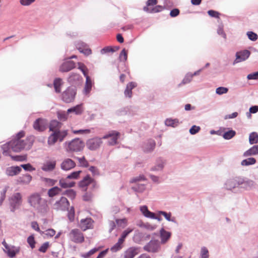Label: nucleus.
Masks as SVG:
<instances>
[{
	"instance_id": "aec40b11",
	"label": "nucleus",
	"mask_w": 258,
	"mask_h": 258,
	"mask_svg": "<svg viewBox=\"0 0 258 258\" xmlns=\"http://www.w3.org/2000/svg\"><path fill=\"white\" fill-rule=\"evenodd\" d=\"M93 221L91 218L83 219L80 221L79 225L80 227L83 230L85 231L88 229H91L93 227Z\"/></svg>"
},
{
	"instance_id": "f8f14e48",
	"label": "nucleus",
	"mask_w": 258,
	"mask_h": 258,
	"mask_svg": "<svg viewBox=\"0 0 258 258\" xmlns=\"http://www.w3.org/2000/svg\"><path fill=\"white\" fill-rule=\"evenodd\" d=\"M144 249L149 252H157L160 249L159 242L157 240H151L144 246Z\"/></svg>"
},
{
	"instance_id": "f3484780",
	"label": "nucleus",
	"mask_w": 258,
	"mask_h": 258,
	"mask_svg": "<svg viewBox=\"0 0 258 258\" xmlns=\"http://www.w3.org/2000/svg\"><path fill=\"white\" fill-rule=\"evenodd\" d=\"M205 68H203L199 70L196 71L194 73L191 74L190 73H187L181 82L178 84V87H180L183 85H185L188 83H189L191 80L192 78L195 76H198L200 75V73L204 70Z\"/></svg>"
},
{
	"instance_id": "5701e85b",
	"label": "nucleus",
	"mask_w": 258,
	"mask_h": 258,
	"mask_svg": "<svg viewBox=\"0 0 258 258\" xmlns=\"http://www.w3.org/2000/svg\"><path fill=\"white\" fill-rule=\"evenodd\" d=\"M137 84L134 82L128 83L126 86V88L124 92V94L125 97L131 98L132 97V90L136 88Z\"/></svg>"
},
{
	"instance_id": "6ab92c4d",
	"label": "nucleus",
	"mask_w": 258,
	"mask_h": 258,
	"mask_svg": "<svg viewBox=\"0 0 258 258\" xmlns=\"http://www.w3.org/2000/svg\"><path fill=\"white\" fill-rule=\"evenodd\" d=\"M250 52L247 50H243L237 52L236 53L235 63H238L246 60L249 56Z\"/></svg>"
},
{
	"instance_id": "6e6552de",
	"label": "nucleus",
	"mask_w": 258,
	"mask_h": 258,
	"mask_svg": "<svg viewBox=\"0 0 258 258\" xmlns=\"http://www.w3.org/2000/svg\"><path fill=\"white\" fill-rule=\"evenodd\" d=\"M84 143L79 138L73 140L68 143V150L72 152H79L83 150Z\"/></svg>"
},
{
	"instance_id": "f704fd0d",
	"label": "nucleus",
	"mask_w": 258,
	"mask_h": 258,
	"mask_svg": "<svg viewBox=\"0 0 258 258\" xmlns=\"http://www.w3.org/2000/svg\"><path fill=\"white\" fill-rule=\"evenodd\" d=\"M158 214L160 215H163L168 221L174 223L176 222L175 218L174 217L171 218V213L170 212L167 213L164 211H160L158 212Z\"/></svg>"
},
{
	"instance_id": "6e6d98bb",
	"label": "nucleus",
	"mask_w": 258,
	"mask_h": 258,
	"mask_svg": "<svg viewBox=\"0 0 258 258\" xmlns=\"http://www.w3.org/2000/svg\"><path fill=\"white\" fill-rule=\"evenodd\" d=\"M20 167H21V168L22 167L26 171H32L35 170V168L30 163L22 164Z\"/></svg>"
},
{
	"instance_id": "bf43d9fd",
	"label": "nucleus",
	"mask_w": 258,
	"mask_h": 258,
	"mask_svg": "<svg viewBox=\"0 0 258 258\" xmlns=\"http://www.w3.org/2000/svg\"><path fill=\"white\" fill-rule=\"evenodd\" d=\"M27 242L30 245V247L33 249L35 247V241L34 237L33 235L29 236L27 238Z\"/></svg>"
},
{
	"instance_id": "ea45409f",
	"label": "nucleus",
	"mask_w": 258,
	"mask_h": 258,
	"mask_svg": "<svg viewBox=\"0 0 258 258\" xmlns=\"http://www.w3.org/2000/svg\"><path fill=\"white\" fill-rule=\"evenodd\" d=\"M249 142L250 144H254L258 143V134L256 132H252L249 136Z\"/></svg>"
},
{
	"instance_id": "393cba45",
	"label": "nucleus",
	"mask_w": 258,
	"mask_h": 258,
	"mask_svg": "<svg viewBox=\"0 0 258 258\" xmlns=\"http://www.w3.org/2000/svg\"><path fill=\"white\" fill-rule=\"evenodd\" d=\"M238 177H236L233 179H229L227 180L225 183V187L229 190L239 186V183H238Z\"/></svg>"
},
{
	"instance_id": "20e7f679",
	"label": "nucleus",
	"mask_w": 258,
	"mask_h": 258,
	"mask_svg": "<svg viewBox=\"0 0 258 258\" xmlns=\"http://www.w3.org/2000/svg\"><path fill=\"white\" fill-rule=\"evenodd\" d=\"M9 201L11 207V211L14 212L21 205L22 200L21 194L19 192L14 194L10 198Z\"/></svg>"
},
{
	"instance_id": "4d7b16f0",
	"label": "nucleus",
	"mask_w": 258,
	"mask_h": 258,
	"mask_svg": "<svg viewBox=\"0 0 258 258\" xmlns=\"http://www.w3.org/2000/svg\"><path fill=\"white\" fill-rule=\"evenodd\" d=\"M64 194L67 195L71 199H74L76 195V192L73 189L67 190Z\"/></svg>"
},
{
	"instance_id": "a19ab883",
	"label": "nucleus",
	"mask_w": 258,
	"mask_h": 258,
	"mask_svg": "<svg viewBox=\"0 0 258 258\" xmlns=\"http://www.w3.org/2000/svg\"><path fill=\"white\" fill-rule=\"evenodd\" d=\"M140 211L144 215V216L147 218L152 217L151 216L153 215V213L149 211L146 206H143L140 207Z\"/></svg>"
},
{
	"instance_id": "f257e3e1",
	"label": "nucleus",
	"mask_w": 258,
	"mask_h": 258,
	"mask_svg": "<svg viewBox=\"0 0 258 258\" xmlns=\"http://www.w3.org/2000/svg\"><path fill=\"white\" fill-rule=\"evenodd\" d=\"M25 136L23 131L19 132L16 137L10 142L2 146L3 154L10 155V151L20 152L22 150H28L32 147L34 142V137L29 136L23 139Z\"/></svg>"
},
{
	"instance_id": "ddd939ff",
	"label": "nucleus",
	"mask_w": 258,
	"mask_h": 258,
	"mask_svg": "<svg viewBox=\"0 0 258 258\" xmlns=\"http://www.w3.org/2000/svg\"><path fill=\"white\" fill-rule=\"evenodd\" d=\"M238 183H239V186H240L241 188L247 190L252 189L255 187V182L247 178L238 177Z\"/></svg>"
},
{
	"instance_id": "e433bc0d",
	"label": "nucleus",
	"mask_w": 258,
	"mask_h": 258,
	"mask_svg": "<svg viewBox=\"0 0 258 258\" xmlns=\"http://www.w3.org/2000/svg\"><path fill=\"white\" fill-rule=\"evenodd\" d=\"M92 180V179L89 175H87L79 182V186L81 187H85L88 185Z\"/></svg>"
},
{
	"instance_id": "39448f33",
	"label": "nucleus",
	"mask_w": 258,
	"mask_h": 258,
	"mask_svg": "<svg viewBox=\"0 0 258 258\" xmlns=\"http://www.w3.org/2000/svg\"><path fill=\"white\" fill-rule=\"evenodd\" d=\"M120 136V133L116 131H110L102 137V139H108L107 144L109 146H114L117 144V140Z\"/></svg>"
},
{
	"instance_id": "a878e982",
	"label": "nucleus",
	"mask_w": 258,
	"mask_h": 258,
	"mask_svg": "<svg viewBox=\"0 0 258 258\" xmlns=\"http://www.w3.org/2000/svg\"><path fill=\"white\" fill-rule=\"evenodd\" d=\"M161 243H166L171 236V233L162 228L160 231Z\"/></svg>"
},
{
	"instance_id": "cd10ccee",
	"label": "nucleus",
	"mask_w": 258,
	"mask_h": 258,
	"mask_svg": "<svg viewBox=\"0 0 258 258\" xmlns=\"http://www.w3.org/2000/svg\"><path fill=\"white\" fill-rule=\"evenodd\" d=\"M164 9L163 7L161 6H155L153 8H148L144 7L143 10L144 11L149 13H155L162 11Z\"/></svg>"
},
{
	"instance_id": "c9c22d12",
	"label": "nucleus",
	"mask_w": 258,
	"mask_h": 258,
	"mask_svg": "<svg viewBox=\"0 0 258 258\" xmlns=\"http://www.w3.org/2000/svg\"><path fill=\"white\" fill-rule=\"evenodd\" d=\"M54 133L56 134V135L57 140L59 141L60 142H62L64 139V138L68 135V132L67 130H59L55 131Z\"/></svg>"
},
{
	"instance_id": "864d4df0",
	"label": "nucleus",
	"mask_w": 258,
	"mask_h": 258,
	"mask_svg": "<svg viewBox=\"0 0 258 258\" xmlns=\"http://www.w3.org/2000/svg\"><path fill=\"white\" fill-rule=\"evenodd\" d=\"M76 159L78 160L81 166L84 167H87L89 166V163L88 161L86 160L85 157H83L81 158L76 157Z\"/></svg>"
},
{
	"instance_id": "3c124183",
	"label": "nucleus",
	"mask_w": 258,
	"mask_h": 258,
	"mask_svg": "<svg viewBox=\"0 0 258 258\" xmlns=\"http://www.w3.org/2000/svg\"><path fill=\"white\" fill-rule=\"evenodd\" d=\"M132 188L135 191L142 192L145 189V185L143 184H137L133 186Z\"/></svg>"
},
{
	"instance_id": "7ed1b4c3",
	"label": "nucleus",
	"mask_w": 258,
	"mask_h": 258,
	"mask_svg": "<svg viewBox=\"0 0 258 258\" xmlns=\"http://www.w3.org/2000/svg\"><path fill=\"white\" fill-rule=\"evenodd\" d=\"M76 93L77 90L75 87H69L62 93L61 100L67 103L72 102L74 100Z\"/></svg>"
},
{
	"instance_id": "58836bf2",
	"label": "nucleus",
	"mask_w": 258,
	"mask_h": 258,
	"mask_svg": "<svg viewBox=\"0 0 258 258\" xmlns=\"http://www.w3.org/2000/svg\"><path fill=\"white\" fill-rule=\"evenodd\" d=\"M61 191V189L60 188L57 186H54L49 189L47 194L49 197H53L58 195Z\"/></svg>"
},
{
	"instance_id": "49530a36",
	"label": "nucleus",
	"mask_w": 258,
	"mask_h": 258,
	"mask_svg": "<svg viewBox=\"0 0 258 258\" xmlns=\"http://www.w3.org/2000/svg\"><path fill=\"white\" fill-rule=\"evenodd\" d=\"M20 181L24 184H28L32 180V176L28 174L23 175L20 177Z\"/></svg>"
},
{
	"instance_id": "8fccbe9b",
	"label": "nucleus",
	"mask_w": 258,
	"mask_h": 258,
	"mask_svg": "<svg viewBox=\"0 0 258 258\" xmlns=\"http://www.w3.org/2000/svg\"><path fill=\"white\" fill-rule=\"evenodd\" d=\"M235 132L230 130L224 133L223 137L226 140H229L232 138L235 135Z\"/></svg>"
},
{
	"instance_id": "a18cd8bd",
	"label": "nucleus",
	"mask_w": 258,
	"mask_h": 258,
	"mask_svg": "<svg viewBox=\"0 0 258 258\" xmlns=\"http://www.w3.org/2000/svg\"><path fill=\"white\" fill-rule=\"evenodd\" d=\"M209 250L205 246L201 247L200 251V258H209Z\"/></svg>"
},
{
	"instance_id": "0e129e2a",
	"label": "nucleus",
	"mask_w": 258,
	"mask_h": 258,
	"mask_svg": "<svg viewBox=\"0 0 258 258\" xmlns=\"http://www.w3.org/2000/svg\"><path fill=\"white\" fill-rule=\"evenodd\" d=\"M208 14L210 16L216 18H219L220 15V14L218 12L214 10L208 11Z\"/></svg>"
},
{
	"instance_id": "1a4fd4ad",
	"label": "nucleus",
	"mask_w": 258,
	"mask_h": 258,
	"mask_svg": "<svg viewBox=\"0 0 258 258\" xmlns=\"http://www.w3.org/2000/svg\"><path fill=\"white\" fill-rule=\"evenodd\" d=\"M2 244L4 246V248H3L4 251L10 257L13 258L15 257L16 254L19 253L20 251V248L19 247L9 245L6 243L5 240L2 242Z\"/></svg>"
},
{
	"instance_id": "c03bdc74",
	"label": "nucleus",
	"mask_w": 258,
	"mask_h": 258,
	"mask_svg": "<svg viewBox=\"0 0 258 258\" xmlns=\"http://www.w3.org/2000/svg\"><path fill=\"white\" fill-rule=\"evenodd\" d=\"M120 61L121 62L125 63L127 59V51L125 49H123L120 53L119 56Z\"/></svg>"
},
{
	"instance_id": "2eb2a0df",
	"label": "nucleus",
	"mask_w": 258,
	"mask_h": 258,
	"mask_svg": "<svg viewBox=\"0 0 258 258\" xmlns=\"http://www.w3.org/2000/svg\"><path fill=\"white\" fill-rule=\"evenodd\" d=\"M166 161L165 159L162 158H158L155 162V165L152 166L150 170L155 172H161L163 171L165 165Z\"/></svg>"
},
{
	"instance_id": "5fc2aeb1",
	"label": "nucleus",
	"mask_w": 258,
	"mask_h": 258,
	"mask_svg": "<svg viewBox=\"0 0 258 258\" xmlns=\"http://www.w3.org/2000/svg\"><path fill=\"white\" fill-rule=\"evenodd\" d=\"M74 68V66H60L59 71L61 72H68Z\"/></svg>"
},
{
	"instance_id": "79ce46f5",
	"label": "nucleus",
	"mask_w": 258,
	"mask_h": 258,
	"mask_svg": "<svg viewBox=\"0 0 258 258\" xmlns=\"http://www.w3.org/2000/svg\"><path fill=\"white\" fill-rule=\"evenodd\" d=\"M56 134L53 132L48 138L47 144L49 146L53 145L58 141Z\"/></svg>"
},
{
	"instance_id": "37998d69",
	"label": "nucleus",
	"mask_w": 258,
	"mask_h": 258,
	"mask_svg": "<svg viewBox=\"0 0 258 258\" xmlns=\"http://www.w3.org/2000/svg\"><path fill=\"white\" fill-rule=\"evenodd\" d=\"M256 160L255 158L253 157H250L247 159L243 160L241 162V164L242 166H249L254 164Z\"/></svg>"
},
{
	"instance_id": "774afa93",
	"label": "nucleus",
	"mask_w": 258,
	"mask_h": 258,
	"mask_svg": "<svg viewBox=\"0 0 258 258\" xmlns=\"http://www.w3.org/2000/svg\"><path fill=\"white\" fill-rule=\"evenodd\" d=\"M43 181L45 182L47 184H48L50 186H52L55 184L56 182V180H54L50 178H43Z\"/></svg>"
},
{
	"instance_id": "338daca9",
	"label": "nucleus",
	"mask_w": 258,
	"mask_h": 258,
	"mask_svg": "<svg viewBox=\"0 0 258 258\" xmlns=\"http://www.w3.org/2000/svg\"><path fill=\"white\" fill-rule=\"evenodd\" d=\"M258 111V106H253L249 108V112L247 113L248 117L251 116V113H255Z\"/></svg>"
},
{
	"instance_id": "69168bd1",
	"label": "nucleus",
	"mask_w": 258,
	"mask_h": 258,
	"mask_svg": "<svg viewBox=\"0 0 258 258\" xmlns=\"http://www.w3.org/2000/svg\"><path fill=\"white\" fill-rule=\"evenodd\" d=\"M247 35L248 38L252 41H255L257 39V34L252 32H248Z\"/></svg>"
},
{
	"instance_id": "423d86ee",
	"label": "nucleus",
	"mask_w": 258,
	"mask_h": 258,
	"mask_svg": "<svg viewBox=\"0 0 258 258\" xmlns=\"http://www.w3.org/2000/svg\"><path fill=\"white\" fill-rule=\"evenodd\" d=\"M69 237L70 240L76 243H81L84 241V237L83 233L78 229H72Z\"/></svg>"
},
{
	"instance_id": "9b49d317",
	"label": "nucleus",
	"mask_w": 258,
	"mask_h": 258,
	"mask_svg": "<svg viewBox=\"0 0 258 258\" xmlns=\"http://www.w3.org/2000/svg\"><path fill=\"white\" fill-rule=\"evenodd\" d=\"M83 73L84 75L85 76L86 80L85 85L83 90V93L85 95L88 94L91 90L92 87V83L91 78L87 74L85 71V66H79V68Z\"/></svg>"
},
{
	"instance_id": "de8ad7c7",
	"label": "nucleus",
	"mask_w": 258,
	"mask_h": 258,
	"mask_svg": "<svg viewBox=\"0 0 258 258\" xmlns=\"http://www.w3.org/2000/svg\"><path fill=\"white\" fill-rule=\"evenodd\" d=\"M165 123L167 126H170L172 127L177 126L178 124V121L176 119H167L165 120Z\"/></svg>"
},
{
	"instance_id": "c85d7f7f",
	"label": "nucleus",
	"mask_w": 258,
	"mask_h": 258,
	"mask_svg": "<svg viewBox=\"0 0 258 258\" xmlns=\"http://www.w3.org/2000/svg\"><path fill=\"white\" fill-rule=\"evenodd\" d=\"M61 124H62L59 121L56 120H53L50 123L49 130L52 131V133L59 131L61 127Z\"/></svg>"
},
{
	"instance_id": "4c0bfd02",
	"label": "nucleus",
	"mask_w": 258,
	"mask_h": 258,
	"mask_svg": "<svg viewBox=\"0 0 258 258\" xmlns=\"http://www.w3.org/2000/svg\"><path fill=\"white\" fill-rule=\"evenodd\" d=\"M6 156H10L13 161L22 162L27 160V156L23 155H16L13 156L10 151V155H5Z\"/></svg>"
},
{
	"instance_id": "e2e57ef3",
	"label": "nucleus",
	"mask_w": 258,
	"mask_h": 258,
	"mask_svg": "<svg viewBox=\"0 0 258 258\" xmlns=\"http://www.w3.org/2000/svg\"><path fill=\"white\" fill-rule=\"evenodd\" d=\"M247 80H257L258 79V71L252 73H250L247 76Z\"/></svg>"
},
{
	"instance_id": "09e8293b",
	"label": "nucleus",
	"mask_w": 258,
	"mask_h": 258,
	"mask_svg": "<svg viewBox=\"0 0 258 258\" xmlns=\"http://www.w3.org/2000/svg\"><path fill=\"white\" fill-rule=\"evenodd\" d=\"M146 180V177L143 174H140L139 176L134 177L130 180V183H137L141 181H145Z\"/></svg>"
},
{
	"instance_id": "bb28decb",
	"label": "nucleus",
	"mask_w": 258,
	"mask_h": 258,
	"mask_svg": "<svg viewBox=\"0 0 258 258\" xmlns=\"http://www.w3.org/2000/svg\"><path fill=\"white\" fill-rule=\"evenodd\" d=\"M118 49L119 47L117 46H107L102 48L100 51V53L102 54H111L116 51Z\"/></svg>"
},
{
	"instance_id": "c756f323",
	"label": "nucleus",
	"mask_w": 258,
	"mask_h": 258,
	"mask_svg": "<svg viewBox=\"0 0 258 258\" xmlns=\"http://www.w3.org/2000/svg\"><path fill=\"white\" fill-rule=\"evenodd\" d=\"M138 254L137 249L135 247H130L124 253V258H134Z\"/></svg>"
},
{
	"instance_id": "473e14b6",
	"label": "nucleus",
	"mask_w": 258,
	"mask_h": 258,
	"mask_svg": "<svg viewBox=\"0 0 258 258\" xmlns=\"http://www.w3.org/2000/svg\"><path fill=\"white\" fill-rule=\"evenodd\" d=\"M83 111L82 104L77 105L76 106L69 108L67 112L68 113L74 112L76 114H81Z\"/></svg>"
},
{
	"instance_id": "052dcab7",
	"label": "nucleus",
	"mask_w": 258,
	"mask_h": 258,
	"mask_svg": "<svg viewBox=\"0 0 258 258\" xmlns=\"http://www.w3.org/2000/svg\"><path fill=\"white\" fill-rule=\"evenodd\" d=\"M81 171H75L68 175L67 178L68 179H77L79 177Z\"/></svg>"
},
{
	"instance_id": "680f3d73",
	"label": "nucleus",
	"mask_w": 258,
	"mask_h": 258,
	"mask_svg": "<svg viewBox=\"0 0 258 258\" xmlns=\"http://www.w3.org/2000/svg\"><path fill=\"white\" fill-rule=\"evenodd\" d=\"M200 130L201 128L200 126L194 125L190 128L189 133L191 135H195L198 133Z\"/></svg>"
},
{
	"instance_id": "412c9836",
	"label": "nucleus",
	"mask_w": 258,
	"mask_h": 258,
	"mask_svg": "<svg viewBox=\"0 0 258 258\" xmlns=\"http://www.w3.org/2000/svg\"><path fill=\"white\" fill-rule=\"evenodd\" d=\"M56 162L55 160L47 161L43 163L41 167V169L45 172H50L53 171L56 166Z\"/></svg>"
},
{
	"instance_id": "2f4dec72",
	"label": "nucleus",
	"mask_w": 258,
	"mask_h": 258,
	"mask_svg": "<svg viewBox=\"0 0 258 258\" xmlns=\"http://www.w3.org/2000/svg\"><path fill=\"white\" fill-rule=\"evenodd\" d=\"M68 178H61L59 180V183L62 188H66L74 186L75 183L74 182H67Z\"/></svg>"
},
{
	"instance_id": "a211bd4d",
	"label": "nucleus",
	"mask_w": 258,
	"mask_h": 258,
	"mask_svg": "<svg viewBox=\"0 0 258 258\" xmlns=\"http://www.w3.org/2000/svg\"><path fill=\"white\" fill-rule=\"evenodd\" d=\"M76 166L75 162L70 158L64 159L60 164V168L62 170H70Z\"/></svg>"
},
{
	"instance_id": "dca6fc26",
	"label": "nucleus",
	"mask_w": 258,
	"mask_h": 258,
	"mask_svg": "<svg viewBox=\"0 0 258 258\" xmlns=\"http://www.w3.org/2000/svg\"><path fill=\"white\" fill-rule=\"evenodd\" d=\"M76 48L81 52L86 55H89L92 53L91 49L89 47V46L85 43L82 41H79L77 43Z\"/></svg>"
},
{
	"instance_id": "603ef678",
	"label": "nucleus",
	"mask_w": 258,
	"mask_h": 258,
	"mask_svg": "<svg viewBox=\"0 0 258 258\" xmlns=\"http://www.w3.org/2000/svg\"><path fill=\"white\" fill-rule=\"evenodd\" d=\"M228 91V89L224 87H219L216 89V93L219 95L226 94Z\"/></svg>"
},
{
	"instance_id": "0eeeda50",
	"label": "nucleus",
	"mask_w": 258,
	"mask_h": 258,
	"mask_svg": "<svg viewBox=\"0 0 258 258\" xmlns=\"http://www.w3.org/2000/svg\"><path fill=\"white\" fill-rule=\"evenodd\" d=\"M102 137H95L90 139L86 142V146L90 150H96L99 149L102 144Z\"/></svg>"
},
{
	"instance_id": "f03ea898",
	"label": "nucleus",
	"mask_w": 258,
	"mask_h": 258,
	"mask_svg": "<svg viewBox=\"0 0 258 258\" xmlns=\"http://www.w3.org/2000/svg\"><path fill=\"white\" fill-rule=\"evenodd\" d=\"M28 202L32 207L41 214H46L49 210L47 201L42 198L38 194L31 195L28 199Z\"/></svg>"
},
{
	"instance_id": "7c9ffc66",
	"label": "nucleus",
	"mask_w": 258,
	"mask_h": 258,
	"mask_svg": "<svg viewBox=\"0 0 258 258\" xmlns=\"http://www.w3.org/2000/svg\"><path fill=\"white\" fill-rule=\"evenodd\" d=\"M258 154V145H255L243 153L244 157L251 156Z\"/></svg>"
},
{
	"instance_id": "b1692460",
	"label": "nucleus",
	"mask_w": 258,
	"mask_h": 258,
	"mask_svg": "<svg viewBox=\"0 0 258 258\" xmlns=\"http://www.w3.org/2000/svg\"><path fill=\"white\" fill-rule=\"evenodd\" d=\"M22 171V169L20 166H11L7 168L6 173L9 176H15L18 175Z\"/></svg>"
},
{
	"instance_id": "72a5a7b5",
	"label": "nucleus",
	"mask_w": 258,
	"mask_h": 258,
	"mask_svg": "<svg viewBox=\"0 0 258 258\" xmlns=\"http://www.w3.org/2000/svg\"><path fill=\"white\" fill-rule=\"evenodd\" d=\"M62 84V80L60 78H56L54 80L53 86L56 93H59L61 92Z\"/></svg>"
},
{
	"instance_id": "4468645a",
	"label": "nucleus",
	"mask_w": 258,
	"mask_h": 258,
	"mask_svg": "<svg viewBox=\"0 0 258 258\" xmlns=\"http://www.w3.org/2000/svg\"><path fill=\"white\" fill-rule=\"evenodd\" d=\"M47 122L46 120L39 118L33 123V128L37 131L43 132L47 128Z\"/></svg>"
},
{
	"instance_id": "13d9d810",
	"label": "nucleus",
	"mask_w": 258,
	"mask_h": 258,
	"mask_svg": "<svg viewBox=\"0 0 258 258\" xmlns=\"http://www.w3.org/2000/svg\"><path fill=\"white\" fill-rule=\"evenodd\" d=\"M49 246V243L48 242H44L39 248L38 250L40 252L44 253L46 251L47 249Z\"/></svg>"
},
{
	"instance_id": "4be33fe9",
	"label": "nucleus",
	"mask_w": 258,
	"mask_h": 258,
	"mask_svg": "<svg viewBox=\"0 0 258 258\" xmlns=\"http://www.w3.org/2000/svg\"><path fill=\"white\" fill-rule=\"evenodd\" d=\"M156 143L154 140L150 139L144 143L143 148L145 152H151L153 151L155 147Z\"/></svg>"
},
{
	"instance_id": "9d476101",
	"label": "nucleus",
	"mask_w": 258,
	"mask_h": 258,
	"mask_svg": "<svg viewBox=\"0 0 258 258\" xmlns=\"http://www.w3.org/2000/svg\"><path fill=\"white\" fill-rule=\"evenodd\" d=\"M69 202L67 199L62 197L53 205V209L56 210L66 211L69 209Z\"/></svg>"
}]
</instances>
